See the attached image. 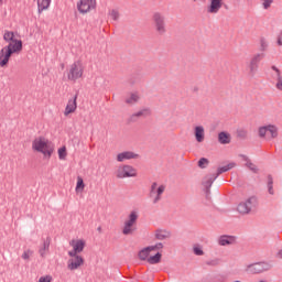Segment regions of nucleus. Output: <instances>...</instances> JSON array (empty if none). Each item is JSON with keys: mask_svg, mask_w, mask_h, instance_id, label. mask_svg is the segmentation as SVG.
<instances>
[{"mask_svg": "<svg viewBox=\"0 0 282 282\" xmlns=\"http://www.w3.org/2000/svg\"><path fill=\"white\" fill-rule=\"evenodd\" d=\"M31 149L34 153H41L44 160H51L54 155V143L45 135L35 137L31 143Z\"/></svg>", "mask_w": 282, "mask_h": 282, "instance_id": "f257e3e1", "label": "nucleus"}, {"mask_svg": "<svg viewBox=\"0 0 282 282\" xmlns=\"http://www.w3.org/2000/svg\"><path fill=\"white\" fill-rule=\"evenodd\" d=\"M164 245L162 242H158L156 245L145 247L142 249V261H147L150 265H155L162 261V253L158 252V250H162ZM151 252H156L154 256H151Z\"/></svg>", "mask_w": 282, "mask_h": 282, "instance_id": "f03ea898", "label": "nucleus"}, {"mask_svg": "<svg viewBox=\"0 0 282 282\" xmlns=\"http://www.w3.org/2000/svg\"><path fill=\"white\" fill-rule=\"evenodd\" d=\"M140 217V212L133 209L131 210L122 226V235L129 236L133 235L138 230V219Z\"/></svg>", "mask_w": 282, "mask_h": 282, "instance_id": "7ed1b4c3", "label": "nucleus"}, {"mask_svg": "<svg viewBox=\"0 0 282 282\" xmlns=\"http://www.w3.org/2000/svg\"><path fill=\"white\" fill-rule=\"evenodd\" d=\"M85 74V66L83 62L76 61L68 66L67 69V80L70 83H76V80H80L83 75Z\"/></svg>", "mask_w": 282, "mask_h": 282, "instance_id": "20e7f679", "label": "nucleus"}, {"mask_svg": "<svg viewBox=\"0 0 282 282\" xmlns=\"http://www.w3.org/2000/svg\"><path fill=\"white\" fill-rule=\"evenodd\" d=\"M152 23L158 36H164V34H166V15H164V13L160 11L154 12L152 14Z\"/></svg>", "mask_w": 282, "mask_h": 282, "instance_id": "39448f33", "label": "nucleus"}, {"mask_svg": "<svg viewBox=\"0 0 282 282\" xmlns=\"http://www.w3.org/2000/svg\"><path fill=\"white\" fill-rule=\"evenodd\" d=\"M265 58L264 53H256L250 58L249 63L247 64L248 74L251 78H254L257 76V72H259V63Z\"/></svg>", "mask_w": 282, "mask_h": 282, "instance_id": "423d86ee", "label": "nucleus"}, {"mask_svg": "<svg viewBox=\"0 0 282 282\" xmlns=\"http://www.w3.org/2000/svg\"><path fill=\"white\" fill-rule=\"evenodd\" d=\"M257 204H258L257 197L251 196L246 200L241 202L238 205L237 210L238 213H240V215H250V213H252V208H257Z\"/></svg>", "mask_w": 282, "mask_h": 282, "instance_id": "0eeeda50", "label": "nucleus"}, {"mask_svg": "<svg viewBox=\"0 0 282 282\" xmlns=\"http://www.w3.org/2000/svg\"><path fill=\"white\" fill-rule=\"evenodd\" d=\"M68 261H67V270L70 272H75V270H80L83 265H85V258L80 254H74V253H68Z\"/></svg>", "mask_w": 282, "mask_h": 282, "instance_id": "6e6552de", "label": "nucleus"}, {"mask_svg": "<svg viewBox=\"0 0 282 282\" xmlns=\"http://www.w3.org/2000/svg\"><path fill=\"white\" fill-rule=\"evenodd\" d=\"M138 171L131 165H120L116 171L118 180H126L127 177H135Z\"/></svg>", "mask_w": 282, "mask_h": 282, "instance_id": "1a4fd4ad", "label": "nucleus"}, {"mask_svg": "<svg viewBox=\"0 0 282 282\" xmlns=\"http://www.w3.org/2000/svg\"><path fill=\"white\" fill-rule=\"evenodd\" d=\"M272 265L265 262H256L247 265L246 272L249 274H261V272H268Z\"/></svg>", "mask_w": 282, "mask_h": 282, "instance_id": "9d476101", "label": "nucleus"}, {"mask_svg": "<svg viewBox=\"0 0 282 282\" xmlns=\"http://www.w3.org/2000/svg\"><path fill=\"white\" fill-rule=\"evenodd\" d=\"M69 246L72 249L68 251V254H80V252H84L87 241L83 238H75L69 241Z\"/></svg>", "mask_w": 282, "mask_h": 282, "instance_id": "9b49d317", "label": "nucleus"}, {"mask_svg": "<svg viewBox=\"0 0 282 282\" xmlns=\"http://www.w3.org/2000/svg\"><path fill=\"white\" fill-rule=\"evenodd\" d=\"M97 6L96 0H79L77 2V10L79 14H89Z\"/></svg>", "mask_w": 282, "mask_h": 282, "instance_id": "f8f14e48", "label": "nucleus"}, {"mask_svg": "<svg viewBox=\"0 0 282 282\" xmlns=\"http://www.w3.org/2000/svg\"><path fill=\"white\" fill-rule=\"evenodd\" d=\"M259 138H265L267 133H270L271 139L274 140L279 138V127L275 124H268V126H262L258 130Z\"/></svg>", "mask_w": 282, "mask_h": 282, "instance_id": "ddd939ff", "label": "nucleus"}, {"mask_svg": "<svg viewBox=\"0 0 282 282\" xmlns=\"http://www.w3.org/2000/svg\"><path fill=\"white\" fill-rule=\"evenodd\" d=\"M164 191H166V186L160 185L158 187V183H153L151 186L150 197L153 202V204H158L162 199V195L164 194Z\"/></svg>", "mask_w": 282, "mask_h": 282, "instance_id": "4468645a", "label": "nucleus"}, {"mask_svg": "<svg viewBox=\"0 0 282 282\" xmlns=\"http://www.w3.org/2000/svg\"><path fill=\"white\" fill-rule=\"evenodd\" d=\"M142 99V95L140 94V90H132L127 93L124 97V105L128 107H135L138 102Z\"/></svg>", "mask_w": 282, "mask_h": 282, "instance_id": "2eb2a0df", "label": "nucleus"}, {"mask_svg": "<svg viewBox=\"0 0 282 282\" xmlns=\"http://www.w3.org/2000/svg\"><path fill=\"white\" fill-rule=\"evenodd\" d=\"M78 96L75 95L73 98L68 99L66 107L64 109L63 115L65 116V118H69V116H72V113H76V109H78Z\"/></svg>", "mask_w": 282, "mask_h": 282, "instance_id": "dca6fc26", "label": "nucleus"}, {"mask_svg": "<svg viewBox=\"0 0 282 282\" xmlns=\"http://www.w3.org/2000/svg\"><path fill=\"white\" fill-rule=\"evenodd\" d=\"M117 162H127L129 160H140V153L135 151H122L116 156Z\"/></svg>", "mask_w": 282, "mask_h": 282, "instance_id": "f3484780", "label": "nucleus"}, {"mask_svg": "<svg viewBox=\"0 0 282 282\" xmlns=\"http://www.w3.org/2000/svg\"><path fill=\"white\" fill-rule=\"evenodd\" d=\"M4 50H8L11 54H21L23 52V41L21 37H18L4 46Z\"/></svg>", "mask_w": 282, "mask_h": 282, "instance_id": "a211bd4d", "label": "nucleus"}, {"mask_svg": "<svg viewBox=\"0 0 282 282\" xmlns=\"http://www.w3.org/2000/svg\"><path fill=\"white\" fill-rule=\"evenodd\" d=\"M12 54H14V53L10 52L6 47H2L0 50V67L2 69H6V67H8V65H10V58H12Z\"/></svg>", "mask_w": 282, "mask_h": 282, "instance_id": "6ab92c4d", "label": "nucleus"}, {"mask_svg": "<svg viewBox=\"0 0 282 282\" xmlns=\"http://www.w3.org/2000/svg\"><path fill=\"white\" fill-rule=\"evenodd\" d=\"M221 8H224V0H209L207 12L208 14H219Z\"/></svg>", "mask_w": 282, "mask_h": 282, "instance_id": "aec40b11", "label": "nucleus"}, {"mask_svg": "<svg viewBox=\"0 0 282 282\" xmlns=\"http://www.w3.org/2000/svg\"><path fill=\"white\" fill-rule=\"evenodd\" d=\"M217 176L215 173L213 174H207L204 178H203V186L207 193V195H210V187L213 186L215 180H217Z\"/></svg>", "mask_w": 282, "mask_h": 282, "instance_id": "412c9836", "label": "nucleus"}, {"mask_svg": "<svg viewBox=\"0 0 282 282\" xmlns=\"http://www.w3.org/2000/svg\"><path fill=\"white\" fill-rule=\"evenodd\" d=\"M50 243H52V239L46 238L43 240L42 245L39 248V254L41 259H45L50 252Z\"/></svg>", "mask_w": 282, "mask_h": 282, "instance_id": "4be33fe9", "label": "nucleus"}, {"mask_svg": "<svg viewBox=\"0 0 282 282\" xmlns=\"http://www.w3.org/2000/svg\"><path fill=\"white\" fill-rule=\"evenodd\" d=\"M20 37H21V35L19 34V32L6 30L3 33V41H4V43H8V45L13 43V41H15V39H20Z\"/></svg>", "mask_w": 282, "mask_h": 282, "instance_id": "5701e85b", "label": "nucleus"}, {"mask_svg": "<svg viewBox=\"0 0 282 282\" xmlns=\"http://www.w3.org/2000/svg\"><path fill=\"white\" fill-rule=\"evenodd\" d=\"M155 239L159 241H164L166 239H171V231L165 230V229H158L155 231Z\"/></svg>", "mask_w": 282, "mask_h": 282, "instance_id": "b1692460", "label": "nucleus"}, {"mask_svg": "<svg viewBox=\"0 0 282 282\" xmlns=\"http://www.w3.org/2000/svg\"><path fill=\"white\" fill-rule=\"evenodd\" d=\"M85 181L83 180V176H77V182L75 186V193L76 195H83L85 193Z\"/></svg>", "mask_w": 282, "mask_h": 282, "instance_id": "393cba45", "label": "nucleus"}, {"mask_svg": "<svg viewBox=\"0 0 282 282\" xmlns=\"http://www.w3.org/2000/svg\"><path fill=\"white\" fill-rule=\"evenodd\" d=\"M237 163L235 162L228 163L227 165L219 166L215 174L217 175V177H219L221 173H228V171H232V169H235Z\"/></svg>", "mask_w": 282, "mask_h": 282, "instance_id": "a878e982", "label": "nucleus"}, {"mask_svg": "<svg viewBox=\"0 0 282 282\" xmlns=\"http://www.w3.org/2000/svg\"><path fill=\"white\" fill-rule=\"evenodd\" d=\"M194 135L196 138V142H203L205 138V132L203 126H196L194 128Z\"/></svg>", "mask_w": 282, "mask_h": 282, "instance_id": "bb28decb", "label": "nucleus"}, {"mask_svg": "<svg viewBox=\"0 0 282 282\" xmlns=\"http://www.w3.org/2000/svg\"><path fill=\"white\" fill-rule=\"evenodd\" d=\"M219 246H232L235 243V237L232 236H221L218 239Z\"/></svg>", "mask_w": 282, "mask_h": 282, "instance_id": "cd10ccee", "label": "nucleus"}, {"mask_svg": "<svg viewBox=\"0 0 282 282\" xmlns=\"http://www.w3.org/2000/svg\"><path fill=\"white\" fill-rule=\"evenodd\" d=\"M218 142L220 144H230V133L219 132L218 133Z\"/></svg>", "mask_w": 282, "mask_h": 282, "instance_id": "c85d7f7f", "label": "nucleus"}, {"mask_svg": "<svg viewBox=\"0 0 282 282\" xmlns=\"http://www.w3.org/2000/svg\"><path fill=\"white\" fill-rule=\"evenodd\" d=\"M58 160L65 161L67 160V148L63 145L57 150Z\"/></svg>", "mask_w": 282, "mask_h": 282, "instance_id": "c756f323", "label": "nucleus"}, {"mask_svg": "<svg viewBox=\"0 0 282 282\" xmlns=\"http://www.w3.org/2000/svg\"><path fill=\"white\" fill-rule=\"evenodd\" d=\"M273 184H274V181L272 178V175H269L268 176V193H269V195H274V186H273Z\"/></svg>", "mask_w": 282, "mask_h": 282, "instance_id": "7c9ffc66", "label": "nucleus"}, {"mask_svg": "<svg viewBox=\"0 0 282 282\" xmlns=\"http://www.w3.org/2000/svg\"><path fill=\"white\" fill-rule=\"evenodd\" d=\"M33 254H34V251H32L31 249H26L23 251L21 258L23 259V261H30Z\"/></svg>", "mask_w": 282, "mask_h": 282, "instance_id": "2f4dec72", "label": "nucleus"}, {"mask_svg": "<svg viewBox=\"0 0 282 282\" xmlns=\"http://www.w3.org/2000/svg\"><path fill=\"white\" fill-rule=\"evenodd\" d=\"M140 118H142V110L132 113L129 118V122H138Z\"/></svg>", "mask_w": 282, "mask_h": 282, "instance_id": "473e14b6", "label": "nucleus"}, {"mask_svg": "<svg viewBox=\"0 0 282 282\" xmlns=\"http://www.w3.org/2000/svg\"><path fill=\"white\" fill-rule=\"evenodd\" d=\"M260 1L264 10H270V8H272V4L274 3V0H260Z\"/></svg>", "mask_w": 282, "mask_h": 282, "instance_id": "72a5a7b5", "label": "nucleus"}, {"mask_svg": "<svg viewBox=\"0 0 282 282\" xmlns=\"http://www.w3.org/2000/svg\"><path fill=\"white\" fill-rule=\"evenodd\" d=\"M109 17L112 19V21H118L120 19V12H118L116 9H112L109 12Z\"/></svg>", "mask_w": 282, "mask_h": 282, "instance_id": "f704fd0d", "label": "nucleus"}, {"mask_svg": "<svg viewBox=\"0 0 282 282\" xmlns=\"http://www.w3.org/2000/svg\"><path fill=\"white\" fill-rule=\"evenodd\" d=\"M54 281V278L50 274H45L39 278L36 282H52Z\"/></svg>", "mask_w": 282, "mask_h": 282, "instance_id": "c9c22d12", "label": "nucleus"}, {"mask_svg": "<svg viewBox=\"0 0 282 282\" xmlns=\"http://www.w3.org/2000/svg\"><path fill=\"white\" fill-rule=\"evenodd\" d=\"M208 164H209V161L206 158H202L198 161L199 169H206V166H208Z\"/></svg>", "mask_w": 282, "mask_h": 282, "instance_id": "e433bc0d", "label": "nucleus"}, {"mask_svg": "<svg viewBox=\"0 0 282 282\" xmlns=\"http://www.w3.org/2000/svg\"><path fill=\"white\" fill-rule=\"evenodd\" d=\"M193 252H194V254H196V257H203V254H204V250L199 246H195L193 248Z\"/></svg>", "mask_w": 282, "mask_h": 282, "instance_id": "4c0bfd02", "label": "nucleus"}, {"mask_svg": "<svg viewBox=\"0 0 282 282\" xmlns=\"http://www.w3.org/2000/svg\"><path fill=\"white\" fill-rule=\"evenodd\" d=\"M265 50H268V41H265V39L262 37V39L260 40V51H261V52H265Z\"/></svg>", "mask_w": 282, "mask_h": 282, "instance_id": "58836bf2", "label": "nucleus"}, {"mask_svg": "<svg viewBox=\"0 0 282 282\" xmlns=\"http://www.w3.org/2000/svg\"><path fill=\"white\" fill-rule=\"evenodd\" d=\"M247 166L248 169H250V171H252L253 173H257L258 171L257 165H254L252 162L248 161Z\"/></svg>", "mask_w": 282, "mask_h": 282, "instance_id": "ea45409f", "label": "nucleus"}, {"mask_svg": "<svg viewBox=\"0 0 282 282\" xmlns=\"http://www.w3.org/2000/svg\"><path fill=\"white\" fill-rule=\"evenodd\" d=\"M151 113H152L151 108H143L142 109L143 118H148V116H151Z\"/></svg>", "mask_w": 282, "mask_h": 282, "instance_id": "a19ab883", "label": "nucleus"}, {"mask_svg": "<svg viewBox=\"0 0 282 282\" xmlns=\"http://www.w3.org/2000/svg\"><path fill=\"white\" fill-rule=\"evenodd\" d=\"M218 264H219V259H214L206 262V265H212L214 268Z\"/></svg>", "mask_w": 282, "mask_h": 282, "instance_id": "79ce46f5", "label": "nucleus"}, {"mask_svg": "<svg viewBox=\"0 0 282 282\" xmlns=\"http://www.w3.org/2000/svg\"><path fill=\"white\" fill-rule=\"evenodd\" d=\"M276 80H278V83H276V89H280V91H282V76H281V75L278 76V77H276Z\"/></svg>", "mask_w": 282, "mask_h": 282, "instance_id": "37998d69", "label": "nucleus"}, {"mask_svg": "<svg viewBox=\"0 0 282 282\" xmlns=\"http://www.w3.org/2000/svg\"><path fill=\"white\" fill-rule=\"evenodd\" d=\"M271 69H273V72H275L276 77L281 76V70L276 66H272Z\"/></svg>", "mask_w": 282, "mask_h": 282, "instance_id": "c03bdc74", "label": "nucleus"}, {"mask_svg": "<svg viewBox=\"0 0 282 282\" xmlns=\"http://www.w3.org/2000/svg\"><path fill=\"white\" fill-rule=\"evenodd\" d=\"M278 45L280 46V47H282V37H278Z\"/></svg>", "mask_w": 282, "mask_h": 282, "instance_id": "a18cd8bd", "label": "nucleus"}, {"mask_svg": "<svg viewBox=\"0 0 282 282\" xmlns=\"http://www.w3.org/2000/svg\"><path fill=\"white\" fill-rule=\"evenodd\" d=\"M276 258H278V259H282V250H280V251L276 253Z\"/></svg>", "mask_w": 282, "mask_h": 282, "instance_id": "49530a36", "label": "nucleus"}, {"mask_svg": "<svg viewBox=\"0 0 282 282\" xmlns=\"http://www.w3.org/2000/svg\"><path fill=\"white\" fill-rule=\"evenodd\" d=\"M8 3V0H0V6H6Z\"/></svg>", "mask_w": 282, "mask_h": 282, "instance_id": "de8ad7c7", "label": "nucleus"}, {"mask_svg": "<svg viewBox=\"0 0 282 282\" xmlns=\"http://www.w3.org/2000/svg\"><path fill=\"white\" fill-rule=\"evenodd\" d=\"M142 256V251H139V257H141Z\"/></svg>", "mask_w": 282, "mask_h": 282, "instance_id": "09e8293b", "label": "nucleus"}, {"mask_svg": "<svg viewBox=\"0 0 282 282\" xmlns=\"http://www.w3.org/2000/svg\"><path fill=\"white\" fill-rule=\"evenodd\" d=\"M202 1H206V0H202Z\"/></svg>", "mask_w": 282, "mask_h": 282, "instance_id": "8fccbe9b", "label": "nucleus"}]
</instances>
